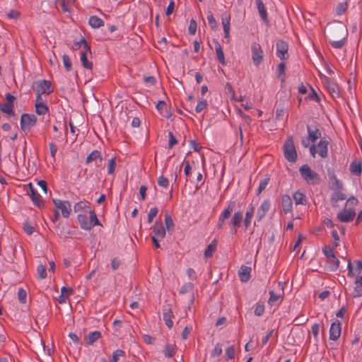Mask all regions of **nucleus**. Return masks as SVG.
<instances>
[{
	"instance_id": "1",
	"label": "nucleus",
	"mask_w": 362,
	"mask_h": 362,
	"mask_svg": "<svg viewBox=\"0 0 362 362\" xmlns=\"http://www.w3.org/2000/svg\"><path fill=\"white\" fill-rule=\"evenodd\" d=\"M347 30L341 23L329 24L327 28V37L332 46L334 48H341L345 43Z\"/></svg>"
},
{
	"instance_id": "2",
	"label": "nucleus",
	"mask_w": 362,
	"mask_h": 362,
	"mask_svg": "<svg viewBox=\"0 0 362 362\" xmlns=\"http://www.w3.org/2000/svg\"><path fill=\"white\" fill-rule=\"evenodd\" d=\"M90 217L85 214H78L77 220L81 228L85 230H90L95 226H101L94 210H88Z\"/></svg>"
},
{
	"instance_id": "3",
	"label": "nucleus",
	"mask_w": 362,
	"mask_h": 362,
	"mask_svg": "<svg viewBox=\"0 0 362 362\" xmlns=\"http://www.w3.org/2000/svg\"><path fill=\"white\" fill-rule=\"evenodd\" d=\"M299 172L304 180L309 185H316L320 182L318 173L313 170L308 165H303L299 168Z\"/></svg>"
},
{
	"instance_id": "4",
	"label": "nucleus",
	"mask_w": 362,
	"mask_h": 362,
	"mask_svg": "<svg viewBox=\"0 0 362 362\" xmlns=\"http://www.w3.org/2000/svg\"><path fill=\"white\" fill-rule=\"evenodd\" d=\"M308 137L303 138L301 143L305 148H308L310 146V142L315 143L317 139L321 138V132L316 126L308 125Z\"/></svg>"
},
{
	"instance_id": "5",
	"label": "nucleus",
	"mask_w": 362,
	"mask_h": 362,
	"mask_svg": "<svg viewBox=\"0 0 362 362\" xmlns=\"http://www.w3.org/2000/svg\"><path fill=\"white\" fill-rule=\"evenodd\" d=\"M328 141L325 139L322 138L317 146L311 145L310 146V153L313 157H315L317 153L321 158H326L328 152Z\"/></svg>"
},
{
	"instance_id": "6",
	"label": "nucleus",
	"mask_w": 362,
	"mask_h": 362,
	"mask_svg": "<svg viewBox=\"0 0 362 362\" xmlns=\"http://www.w3.org/2000/svg\"><path fill=\"white\" fill-rule=\"evenodd\" d=\"M36 122L37 117L35 115L24 113L21 117V129L25 134H28L36 124Z\"/></svg>"
},
{
	"instance_id": "7",
	"label": "nucleus",
	"mask_w": 362,
	"mask_h": 362,
	"mask_svg": "<svg viewBox=\"0 0 362 362\" xmlns=\"http://www.w3.org/2000/svg\"><path fill=\"white\" fill-rule=\"evenodd\" d=\"M284 153L285 158L289 162H295L297 158V153L294 146L293 139L288 138L284 145Z\"/></svg>"
},
{
	"instance_id": "8",
	"label": "nucleus",
	"mask_w": 362,
	"mask_h": 362,
	"mask_svg": "<svg viewBox=\"0 0 362 362\" xmlns=\"http://www.w3.org/2000/svg\"><path fill=\"white\" fill-rule=\"evenodd\" d=\"M52 202L54 204L55 209L58 210L59 212L61 211L64 218H67L69 217L71 211V206L69 202L53 199Z\"/></svg>"
},
{
	"instance_id": "9",
	"label": "nucleus",
	"mask_w": 362,
	"mask_h": 362,
	"mask_svg": "<svg viewBox=\"0 0 362 362\" xmlns=\"http://www.w3.org/2000/svg\"><path fill=\"white\" fill-rule=\"evenodd\" d=\"M34 89L37 96H42L43 94L49 95L53 91L50 81L47 80L36 81L34 84Z\"/></svg>"
},
{
	"instance_id": "10",
	"label": "nucleus",
	"mask_w": 362,
	"mask_h": 362,
	"mask_svg": "<svg viewBox=\"0 0 362 362\" xmlns=\"http://www.w3.org/2000/svg\"><path fill=\"white\" fill-rule=\"evenodd\" d=\"M84 49L81 52L80 59L84 68L91 69L93 63L88 60V57H91V49L90 45L86 40H83Z\"/></svg>"
},
{
	"instance_id": "11",
	"label": "nucleus",
	"mask_w": 362,
	"mask_h": 362,
	"mask_svg": "<svg viewBox=\"0 0 362 362\" xmlns=\"http://www.w3.org/2000/svg\"><path fill=\"white\" fill-rule=\"evenodd\" d=\"M252 59L255 66H259L263 59V50L259 44L253 42L251 45Z\"/></svg>"
},
{
	"instance_id": "12",
	"label": "nucleus",
	"mask_w": 362,
	"mask_h": 362,
	"mask_svg": "<svg viewBox=\"0 0 362 362\" xmlns=\"http://www.w3.org/2000/svg\"><path fill=\"white\" fill-rule=\"evenodd\" d=\"M243 218V212L240 211H236L233 215L229 222V224L230 226V231L233 234H235L237 233L238 228L240 227Z\"/></svg>"
},
{
	"instance_id": "13",
	"label": "nucleus",
	"mask_w": 362,
	"mask_h": 362,
	"mask_svg": "<svg viewBox=\"0 0 362 362\" xmlns=\"http://www.w3.org/2000/svg\"><path fill=\"white\" fill-rule=\"evenodd\" d=\"M276 55L279 58L281 59H286L288 57V44L283 41V40H279L276 42Z\"/></svg>"
},
{
	"instance_id": "14",
	"label": "nucleus",
	"mask_w": 362,
	"mask_h": 362,
	"mask_svg": "<svg viewBox=\"0 0 362 362\" xmlns=\"http://www.w3.org/2000/svg\"><path fill=\"white\" fill-rule=\"evenodd\" d=\"M341 332V323L338 320L333 322L329 328V339L337 341L340 337Z\"/></svg>"
},
{
	"instance_id": "15",
	"label": "nucleus",
	"mask_w": 362,
	"mask_h": 362,
	"mask_svg": "<svg viewBox=\"0 0 362 362\" xmlns=\"http://www.w3.org/2000/svg\"><path fill=\"white\" fill-rule=\"evenodd\" d=\"M354 264L356 265L355 268H354L351 259L348 260V276L350 277L359 276L360 273L362 272V261H355Z\"/></svg>"
},
{
	"instance_id": "16",
	"label": "nucleus",
	"mask_w": 362,
	"mask_h": 362,
	"mask_svg": "<svg viewBox=\"0 0 362 362\" xmlns=\"http://www.w3.org/2000/svg\"><path fill=\"white\" fill-rule=\"evenodd\" d=\"M270 209V202L268 199L264 200L257 211L256 218L257 221H261L262 219L265 216L267 213Z\"/></svg>"
},
{
	"instance_id": "17",
	"label": "nucleus",
	"mask_w": 362,
	"mask_h": 362,
	"mask_svg": "<svg viewBox=\"0 0 362 362\" xmlns=\"http://www.w3.org/2000/svg\"><path fill=\"white\" fill-rule=\"evenodd\" d=\"M356 216V213L353 209H344L337 214V218L341 222L351 221Z\"/></svg>"
},
{
	"instance_id": "18",
	"label": "nucleus",
	"mask_w": 362,
	"mask_h": 362,
	"mask_svg": "<svg viewBox=\"0 0 362 362\" xmlns=\"http://www.w3.org/2000/svg\"><path fill=\"white\" fill-rule=\"evenodd\" d=\"M35 112L39 115H44L48 112V107L47 105L44 103V100L42 98V96H37L36 97V102H35Z\"/></svg>"
},
{
	"instance_id": "19",
	"label": "nucleus",
	"mask_w": 362,
	"mask_h": 362,
	"mask_svg": "<svg viewBox=\"0 0 362 362\" xmlns=\"http://www.w3.org/2000/svg\"><path fill=\"white\" fill-rule=\"evenodd\" d=\"M30 192L29 195L33 204L37 207L42 206L44 204L42 197L31 185L30 187Z\"/></svg>"
},
{
	"instance_id": "20",
	"label": "nucleus",
	"mask_w": 362,
	"mask_h": 362,
	"mask_svg": "<svg viewBox=\"0 0 362 362\" xmlns=\"http://www.w3.org/2000/svg\"><path fill=\"white\" fill-rule=\"evenodd\" d=\"M281 205L285 214L291 213L293 210V203L291 197L288 194L282 196Z\"/></svg>"
},
{
	"instance_id": "21",
	"label": "nucleus",
	"mask_w": 362,
	"mask_h": 362,
	"mask_svg": "<svg viewBox=\"0 0 362 362\" xmlns=\"http://www.w3.org/2000/svg\"><path fill=\"white\" fill-rule=\"evenodd\" d=\"M251 267L245 265L241 266L238 276L242 282H247L250 278Z\"/></svg>"
},
{
	"instance_id": "22",
	"label": "nucleus",
	"mask_w": 362,
	"mask_h": 362,
	"mask_svg": "<svg viewBox=\"0 0 362 362\" xmlns=\"http://www.w3.org/2000/svg\"><path fill=\"white\" fill-rule=\"evenodd\" d=\"M235 206V202L231 201L228 203L226 207L224 209V210L221 213L219 216L222 218V219L227 220L230 215L232 214L234 209Z\"/></svg>"
},
{
	"instance_id": "23",
	"label": "nucleus",
	"mask_w": 362,
	"mask_h": 362,
	"mask_svg": "<svg viewBox=\"0 0 362 362\" xmlns=\"http://www.w3.org/2000/svg\"><path fill=\"white\" fill-rule=\"evenodd\" d=\"M329 187L334 191H341L343 184L335 175H332L329 176Z\"/></svg>"
},
{
	"instance_id": "24",
	"label": "nucleus",
	"mask_w": 362,
	"mask_h": 362,
	"mask_svg": "<svg viewBox=\"0 0 362 362\" xmlns=\"http://www.w3.org/2000/svg\"><path fill=\"white\" fill-rule=\"evenodd\" d=\"M258 12L264 22L268 23L267 12L262 0H255Z\"/></svg>"
},
{
	"instance_id": "25",
	"label": "nucleus",
	"mask_w": 362,
	"mask_h": 362,
	"mask_svg": "<svg viewBox=\"0 0 362 362\" xmlns=\"http://www.w3.org/2000/svg\"><path fill=\"white\" fill-rule=\"evenodd\" d=\"M153 231L154 235L153 237H156L159 239H163L165 236V229L162 223H156L153 227Z\"/></svg>"
},
{
	"instance_id": "26",
	"label": "nucleus",
	"mask_w": 362,
	"mask_h": 362,
	"mask_svg": "<svg viewBox=\"0 0 362 362\" xmlns=\"http://www.w3.org/2000/svg\"><path fill=\"white\" fill-rule=\"evenodd\" d=\"M339 266V260L334 255L332 257H329L327 259L326 267L328 270L334 272Z\"/></svg>"
},
{
	"instance_id": "27",
	"label": "nucleus",
	"mask_w": 362,
	"mask_h": 362,
	"mask_svg": "<svg viewBox=\"0 0 362 362\" xmlns=\"http://www.w3.org/2000/svg\"><path fill=\"white\" fill-rule=\"evenodd\" d=\"M76 213L84 212L88 213V210H92L87 202H78L74 206Z\"/></svg>"
},
{
	"instance_id": "28",
	"label": "nucleus",
	"mask_w": 362,
	"mask_h": 362,
	"mask_svg": "<svg viewBox=\"0 0 362 362\" xmlns=\"http://www.w3.org/2000/svg\"><path fill=\"white\" fill-rule=\"evenodd\" d=\"M156 108L160 114L162 115L164 117L168 118L170 117L171 114L166 103L164 101H159L156 105Z\"/></svg>"
},
{
	"instance_id": "29",
	"label": "nucleus",
	"mask_w": 362,
	"mask_h": 362,
	"mask_svg": "<svg viewBox=\"0 0 362 362\" xmlns=\"http://www.w3.org/2000/svg\"><path fill=\"white\" fill-rule=\"evenodd\" d=\"M101 337V333L99 331H93L89 332L85 337V341L87 345H92Z\"/></svg>"
},
{
	"instance_id": "30",
	"label": "nucleus",
	"mask_w": 362,
	"mask_h": 362,
	"mask_svg": "<svg viewBox=\"0 0 362 362\" xmlns=\"http://www.w3.org/2000/svg\"><path fill=\"white\" fill-rule=\"evenodd\" d=\"M230 16H226L222 18V24L223 28V32L225 35V38L227 40V42L230 40Z\"/></svg>"
},
{
	"instance_id": "31",
	"label": "nucleus",
	"mask_w": 362,
	"mask_h": 362,
	"mask_svg": "<svg viewBox=\"0 0 362 362\" xmlns=\"http://www.w3.org/2000/svg\"><path fill=\"white\" fill-rule=\"evenodd\" d=\"M215 49H216V53L218 60L222 65H225L226 60H225L224 52H223V50L220 43L217 41L215 42Z\"/></svg>"
},
{
	"instance_id": "32",
	"label": "nucleus",
	"mask_w": 362,
	"mask_h": 362,
	"mask_svg": "<svg viewBox=\"0 0 362 362\" xmlns=\"http://www.w3.org/2000/svg\"><path fill=\"white\" fill-rule=\"evenodd\" d=\"M354 297H360L362 296V276H358L354 282Z\"/></svg>"
},
{
	"instance_id": "33",
	"label": "nucleus",
	"mask_w": 362,
	"mask_h": 362,
	"mask_svg": "<svg viewBox=\"0 0 362 362\" xmlns=\"http://www.w3.org/2000/svg\"><path fill=\"white\" fill-rule=\"evenodd\" d=\"M99 160L100 163L102 162L103 160V158H102V156H101V153L97 151V150H95V151H93L87 157H86V164H89L90 163H91L92 161L93 160Z\"/></svg>"
},
{
	"instance_id": "34",
	"label": "nucleus",
	"mask_w": 362,
	"mask_h": 362,
	"mask_svg": "<svg viewBox=\"0 0 362 362\" xmlns=\"http://www.w3.org/2000/svg\"><path fill=\"white\" fill-rule=\"evenodd\" d=\"M89 25L94 28H99L104 25L103 21L96 16H92L88 21Z\"/></svg>"
},
{
	"instance_id": "35",
	"label": "nucleus",
	"mask_w": 362,
	"mask_h": 362,
	"mask_svg": "<svg viewBox=\"0 0 362 362\" xmlns=\"http://www.w3.org/2000/svg\"><path fill=\"white\" fill-rule=\"evenodd\" d=\"M293 199L296 205H304L306 204L305 195L300 191H297L293 194Z\"/></svg>"
},
{
	"instance_id": "36",
	"label": "nucleus",
	"mask_w": 362,
	"mask_h": 362,
	"mask_svg": "<svg viewBox=\"0 0 362 362\" xmlns=\"http://www.w3.org/2000/svg\"><path fill=\"white\" fill-rule=\"evenodd\" d=\"M269 304L271 306L274 305L278 301H281L283 299V295L282 294H276L273 291H269Z\"/></svg>"
},
{
	"instance_id": "37",
	"label": "nucleus",
	"mask_w": 362,
	"mask_h": 362,
	"mask_svg": "<svg viewBox=\"0 0 362 362\" xmlns=\"http://www.w3.org/2000/svg\"><path fill=\"white\" fill-rule=\"evenodd\" d=\"M216 248V240H213L206 248L204 251V256L206 258H209L212 257L214 252H215Z\"/></svg>"
},
{
	"instance_id": "38",
	"label": "nucleus",
	"mask_w": 362,
	"mask_h": 362,
	"mask_svg": "<svg viewBox=\"0 0 362 362\" xmlns=\"http://www.w3.org/2000/svg\"><path fill=\"white\" fill-rule=\"evenodd\" d=\"M350 171L356 175H359L361 173V162L358 160L353 161L350 165Z\"/></svg>"
},
{
	"instance_id": "39",
	"label": "nucleus",
	"mask_w": 362,
	"mask_h": 362,
	"mask_svg": "<svg viewBox=\"0 0 362 362\" xmlns=\"http://www.w3.org/2000/svg\"><path fill=\"white\" fill-rule=\"evenodd\" d=\"M76 0H58V4L61 6L64 12L70 11V6L75 2Z\"/></svg>"
},
{
	"instance_id": "40",
	"label": "nucleus",
	"mask_w": 362,
	"mask_h": 362,
	"mask_svg": "<svg viewBox=\"0 0 362 362\" xmlns=\"http://www.w3.org/2000/svg\"><path fill=\"white\" fill-rule=\"evenodd\" d=\"M176 346L175 344H168L165 346L163 352L166 357L171 358L175 354Z\"/></svg>"
},
{
	"instance_id": "41",
	"label": "nucleus",
	"mask_w": 362,
	"mask_h": 362,
	"mask_svg": "<svg viewBox=\"0 0 362 362\" xmlns=\"http://www.w3.org/2000/svg\"><path fill=\"white\" fill-rule=\"evenodd\" d=\"M0 110L8 116L14 115L13 104L5 103L2 106L0 105Z\"/></svg>"
},
{
	"instance_id": "42",
	"label": "nucleus",
	"mask_w": 362,
	"mask_h": 362,
	"mask_svg": "<svg viewBox=\"0 0 362 362\" xmlns=\"http://www.w3.org/2000/svg\"><path fill=\"white\" fill-rule=\"evenodd\" d=\"M37 278L44 279L47 276L46 267L43 264H39L37 267Z\"/></svg>"
},
{
	"instance_id": "43",
	"label": "nucleus",
	"mask_w": 362,
	"mask_h": 362,
	"mask_svg": "<svg viewBox=\"0 0 362 362\" xmlns=\"http://www.w3.org/2000/svg\"><path fill=\"white\" fill-rule=\"evenodd\" d=\"M62 61H63V64H64V66L66 71H70L72 68V64H71L69 57L66 54H64L62 56Z\"/></svg>"
},
{
	"instance_id": "44",
	"label": "nucleus",
	"mask_w": 362,
	"mask_h": 362,
	"mask_svg": "<svg viewBox=\"0 0 362 362\" xmlns=\"http://www.w3.org/2000/svg\"><path fill=\"white\" fill-rule=\"evenodd\" d=\"M207 105V101L205 99H199L195 107L196 112H201L206 107Z\"/></svg>"
},
{
	"instance_id": "45",
	"label": "nucleus",
	"mask_w": 362,
	"mask_h": 362,
	"mask_svg": "<svg viewBox=\"0 0 362 362\" xmlns=\"http://www.w3.org/2000/svg\"><path fill=\"white\" fill-rule=\"evenodd\" d=\"M264 312V305L262 303H257L255 305L254 313L256 316L259 317L263 315Z\"/></svg>"
},
{
	"instance_id": "46",
	"label": "nucleus",
	"mask_w": 362,
	"mask_h": 362,
	"mask_svg": "<svg viewBox=\"0 0 362 362\" xmlns=\"http://www.w3.org/2000/svg\"><path fill=\"white\" fill-rule=\"evenodd\" d=\"M18 298L21 303L25 304L26 303L27 293L23 288H18Z\"/></svg>"
},
{
	"instance_id": "47",
	"label": "nucleus",
	"mask_w": 362,
	"mask_h": 362,
	"mask_svg": "<svg viewBox=\"0 0 362 362\" xmlns=\"http://www.w3.org/2000/svg\"><path fill=\"white\" fill-rule=\"evenodd\" d=\"M116 166V158H112L107 163V173L111 175L114 173Z\"/></svg>"
},
{
	"instance_id": "48",
	"label": "nucleus",
	"mask_w": 362,
	"mask_h": 362,
	"mask_svg": "<svg viewBox=\"0 0 362 362\" xmlns=\"http://www.w3.org/2000/svg\"><path fill=\"white\" fill-rule=\"evenodd\" d=\"M222 346H223L222 344L217 343L211 351V356L216 357V356H220L222 353Z\"/></svg>"
},
{
	"instance_id": "49",
	"label": "nucleus",
	"mask_w": 362,
	"mask_h": 362,
	"mask_svg": "<svg viewBox=\"0 0 362 362\" xmlns=\"http://www.w3.org/2000/svg\"><path fill=\"white\" fill-rule=\"evenodd\" d=\"M158 185L159 187L167 189L169 186V181L167 177L164 176H160L158 178Z\"/></svg>"
},
{
	"instance_id": "50",
	"label": "nucleus",
	"mask_w": 362,
	"mask_h": 362,
	"mask_svg": "<svg viewBox=\"0 0 362 362\" xmlns=\"http://www.w3.org/2000/svg\"><path fill=\"white\" fill-rule=\"evenodd\" d=\"M165 223L168 231L173 230L174 223L170 216L166 215L165 216Z\"/></svg>"
},
{
	"instance_id": "51",
	"label": "nucleus",
	"mask_w": 362,
	"mask_h": 362,
	"mask_svg": "<svg viewBox=\"0 0 362 362\" xmlns=\"http://www.w3.org/2000/svg\"><path fill=\"white\" fill-rule=\"evenodd\" d=\"M124 354V352L121 349H117L112 354V359L110 361V362H117L119 360V358L122 356Z\"/></svg>"
},
{
	"instance_id": "52",
	"label": "nucleus",
	"mask_w": 362,
	"mask_h": 362,
	"mask_svg": "<svg viewBox=\"0 0 362 362\" xmlns=\"http://www.w3.org/2000/svg\"><path fill=\"white\" fill-rule=\"evenodd\" d=\"M322 252L326 257L327 259L329 257H332L334 255L333 250L329 246H325L322 248Z\"/></svg>"
},
{
	"instance_id": "53",
	"label": "nucleus",
	"mask_w": 362,
	"mask_h": 362,
	"mask_svg": "<svg viewBox=\"0 0 362 362\" xmlns=\"http://www.w3.org/2000/svg\"><path fill=\"white\" fill-rule=\"evenodd\" d=\"M193 288V284L192 283H185L184 284L180 289V293L181 294H184V293H186L190 291H192Z\"/></svg>"
},
{
	"instance_id": "54",
	"label": "nucleus",
	"mask_w": 362,
	"mask_h": 362,
	"mask_svg": "<svg viewBox=\"0 0 362 362\" xmlns=\"http://www.w3.org/2000/svg\"><path fill=\"white\" fill-rule=\"evenodd\" d=\"M346 199L345 195L341 191H335V193L332 197V202H338Z\"/></svg>"
},
{
	"instance_id": "55",
	"label": "nucleus",
	"mask_w": 362,
	"mask_h": 362,
	"mask_svg": "<svg viewBox=\"0 0 362 362\" xmlns=\"http://www.w3.org/2000/svg\"><path fill=\"white\" fill-rule=\"evenodd\" d=\"M269 178H264L260 181L257 190L259 194H261L265 189L269 183Z\"/></svg>"
},
{
	"instance_id": "56",
	"label": "nucleus",
	"mask_w": 362,
	"mask_h": 362,
	"mask_svg": "<svg viewBox=\"0 0 362 362\" xmlns=\"http://www.w3.org/2000/svg\"><path fill=\"white\" fill-rule=\"evenodd\" d=\"M207 20H208L209 24L210 27L211 28V29H213V30L215 29L216 27V25H217L216 21L215 18L214 17V15L210 11L208 13Z\"/></svg>"
},
{
	"instance_id": "57",
	"label": "nucleus",
	"mask_w": 362,
	"mask_h": 362,
	"mask_svg": "<svg viewBox=\"0 0 362 362\" xmlns=\"http://www.w3.org/2000/svg\"><path fill=\"white\" fill-rule=\"evenodd\" d=\"M158 212V209L156 207L151 208L148 214V222L151 223L153 218L156 217Z\"/></svg>"
},
{
	"instance_id": "58",
	"label": "nucleus",
	"mask_w": 362,
	"mask_h": 362,
	"mask_svg": "<svg viewBox=\"0 0 362 362\" xmlns=\"http://www.w3.org/2000/svg\"><path fill=\"white\" fill-rule=\"evenodd\" d=\"M197 22L194 19H192L189 22V25L188 28L189 33L192 35H194L197 31Z\"/></svg>"
},
{
	"instance_id": "59",
	"label": "nucleus",
	"mask_w": 362,
	"mask_h": 362,
	"mask_svg": "<svg viewBox=\"0 0 362 362\" xmlns=\"http://www.w3.org/2000/svg\"><path fill=\"white\" fill-rule=\"evenodd\" d=\"M226 356L228 359H232L235 356V349L233 346H228L226 350Z\"/></svg>"
},
{
	"instance_id": "60",
	"label": "nucleus",
	"mask_w": 362,
	"mask_h": 362,
	"mask_svg": "<svg viewBox=\"0 0 362 362\" xmlns=\"http://www.w3.org/2000/svg\"><path fill=\"white\" fill-rule=\"evenodd\" d=\"M23 230L25 233L28 235H31L34 232V228L28 222L23 223Z\"/></svg>"
},
{
	"instance_id": "61",
	"label": "nucleus",
	"mask_w": 362,
	"mask_h": 362,
	"mask_svg": "<svg viewBox=\"0 0 362 362\" xmlns=\"http://www.w3.org/2000/svg\"><path fill=\"white\" fill-rule=\"evenodd\" d=\"M347 8L346 4H339L336 8V12L338 15L342 14Z\"/></svg>"
},
{
	"instance_id": "62",
	"label": "nucleus",
	"mask_w": 362,
	"mask_h": 362,
	"mask_svg": "<svg viewBox=\"0 0 362 362\" xmlns=\"http://www.w3.org/2000/svg\"><path fill=\"white\" fill-rule=\"evenodd\" d=\"M255 213V206L252 205H250L247 211L245 213V218L252 219Z\"/></svg>"
},
{
	"instance_id": "63",
	"label": "nucleus",
	"mask_w": 362,
	"mask_h": 362,
	"mask_svg": "<svg viewBox=\"0 0 362 362\" xmlns=\"http://www.w3.org/2000/svg\"><path fill=\"white\" fill-rule=\"evenodd\" d=\"M311 329H312V332H313V334L314 337L317 341V339H318V334H319V331H320V325H319V324H317V323L314 324L312 326Z\"/></svg>"
},
{
	"instance_id": "64",
	"label": "nucleus",
	"mask_w": 362,
	"mask_h": 362,
	"mask_svg": "<svg viewBox=\"0 0 362 362\" xmlns=\"http://www.w3.org/2000/svg\"><path fill=\"white\" fill-rule=\"evenodd\" d=\"M61 293L63 296H66V297H69L73 294V290L71 288L63 286L61 288Z\"/></svg>"
}]
</instances>
